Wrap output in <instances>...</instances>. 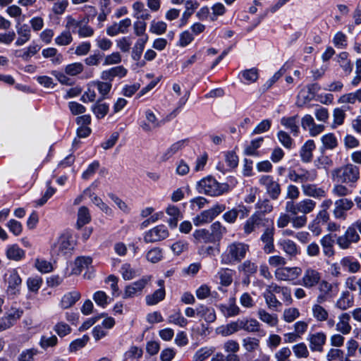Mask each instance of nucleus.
<instances>
[{"label": "nucleus", "instance_id": "50", "mask_svg": "<svg viewBox=\"0 0 361 361\" xmlns=\"http://www.w3.org/2000/svg\"><path fill=\"white\" fill-rule=\"evenodd\" d=\"M226 228L219 221H215L211 225V235L214 240L219 241L226 233Z\"/></svg>", "mask_w": 361, "mask_h": 361}, {"label": "nucleus", "instance_id": "43", "mask_svg": "<svg viewBox=\"0 0 361 361\" xmlns=\"http://www.w3.org/2000/svg\"><path fill=\"white\" fill-rule=\"evenodd\" d=\"M361 102V89L357 90L355 92L344 94L338 99L340 104H351Z\"/></svg>", "mask_w": 361, "mask_h": 361}, {"label": "nucleus", "instance_id": "51", "mask_svg": "<svg viewBox=\"0 0 361 361\" xmlns=\"http://www.w3.org/2000/svg\"><path fill=\"white\" fill-rule=\"evenodd\" d=\"M91 220V216L87 207H80L78 212L77 227L80 228L84 225L88 224Z\"/></svg>", "mask_w": 361, "mask_h": 361}, {"label": "nucleus", "instance_id": "54", "mask_svg": "<svg viewBox=\"0 0 361 361\" xmlns=\"http://www.w3.org/2000/svg\"><path fill=\"white\" fill-rule=\"evenodd\" d=\"M214 219L213 216L211 214L209 209L202 212L199 215L193 218V224L196 226H199L211 222Z\"/></svg>", "mask_w": 361, "mask_h": 361}, {"label": "nucleus", "instance_id": "27", "mask_svg": "<svg viewBox=\"0 0 361 361\" xmlns=\"http://www.w3.org/2000/svg\"><path fill=\"white\" fill-rule=\"evenodd\" d=\"M81 297L77 290H73L64 294L60 301L59 305L62 309H68L73 306Z\"/></svg>", "mask_w": 361, "mask_h": 361}, {"label": "nucleus", "instance_id": "63", "mask_svg": "<svg viewBox=\"0 0 361 361\" xmlns=\"http://www.w3.org/2000/svg\"><path fill=\"white\" fill-rule=\"evenodd\" d=\"M73 41L71 32L69 30L63 31L55 38V44L59 46H67Z\"/></svg>", "mask_w": 361, "mask_h": 361}, {"label": "nucleus", "instance_id": "32", "mask_svg": "<svg viewBox=\"0 0 361 361\" xmlns=\"http://www.w3.org/2000/svg\"><path fill=\"white\" fill-rule=\"evenodd\" d=\"M350 316L348 313H342L338 316V322L336 325V329L344 335L348 334L352 327L350 324Z\"/></svg>", "mask_w": 361, "mask_h": 361}, {"label": "nucleus", "instance_id": "31", "mask_svg": "<svg viewBox=\"0 0 361 361\" xmlns=\"http://www.w3.org/2000/svg\"><path fill=\"white\" fill-rule=\"evenodd\" d=\"M235 271L228 268H221L216 273V277L219 279V283L225 287L233 283V276Z\"/></svg>", "mask_w": 361, "mask_h": 361}, {"label": "nucleus", "instance_id": "57", "mask_svg": "<svg viewBox=\"0 0 361 361\" xmlns=\"http://www.w3.org/2000/svg\"><path fill=\"white\" fill-rule=\"evenodd\" d=\"M277 138L285 148L290 149L294 147V140L287 132L279 130L277 133Z\"/></svg>", "mask_w": 361, "mask_h": 361}, {"label": "nucleus", "instance_id": "35", "mask_svg": "<svg viewBox=\"0 0 361 361\" xmlns=\"http://www.w3.org/2000/svg\"><path fill=\"white\" fill-rule=\"evenodd\" d=\"M148 39L149 37H144L142 39H137L132 48L131 58L133 61H140Z\"/></svg>", "mask_w": 361, "mask_h": 361}, {"label": "nucleus", "instance_id": "45", "mask_svg": "<svg viewBox=\"0 0 361 361\" xmlns=\"http://www.w3.org/2000/svg\"><path fill=\"white\" fill-rule=\"evenodd\" d=\"M197 314L204 319L207 322H213L216 319L215 311L204 305L197 307Z\"/></svg>", "mask_w": 361, "mask_h": 361}, {"label": "nucleus", "instance_id": "58", "mask_svg": "<svg viewBox=\"0 0 361 361\" xmlns=\"http://www.w3.org/2000/svg\"><path fill=\"white\" fill-rule=\"evenodd\" d=\"M240 75L244 82L247 84L255 82L259 77L258 70L255 68L243 71Z\"/></svg>", "mask_w": 361, "mask_h": 361}, {"label": "nucleus", "instance_id": "61", "mask_svg": "<svg viewBox=\"0 0 361 361\" xmlns=\"http://www.w3.org/2000/svg\"><path fill=\"white\" fill-rule=\"evenodd\" d=\"M84 70V66L80 62H75L66 66L65 73L71 76H75L81 73Z\"/></svg>", "mask_w": 361, "mask_h": 361}, {"label": "nucleus", "instance_id": "26", "mask_svg": "<svg viewBox=\"0 0 361 361\" xmlns=\"http://www.w3.org/2000/svg\"><path fill=\"white\" fill-rule=\"evenodd\" d=\"M238 324L239 330H244L247 332H257L259 330V322L252 318L243 317L238 319Z\"/></svg>", "mask_w": 361, "mask_h": 361}, {"label": "nucleus", "instance_id": "25", "mask_svg": "<svg viewBox=\"0 0 361 361\" xmlns=\"http://www.w3.org/2000/svg\"><path fill=\"white\" fill-rule=\"evenodd\" d=\"M16 28L18 35L16 45L22 46L30 40L31 37L30 29L27 24H20L19 20H17Z\"/></svg>", "mask_w": 361, "mask_h": 361}, {"label": "nucleus", "instance_id": "47", "mask_svg": "<svg viewBox=\"0 0 361 361\" xmlns=\"http://www.w3.org/2000/svg\"><path fill=\"white\" fill-rule=\"evenodd\" d=\"M92 262V259L90 257H78L75 260L73 272L75 274H80L84 269L88 268Z\"/></svg>", "mask_w": 361, "mask_h": 361}, {"label": "nucleus", "instance_id": "7", "mask_svg": "<svg viewBox=\"0 0 361 361\" xmlns=\"http://www.w3.org/2000/svg\"><path fill=\"white\" fill-rule=\"evenodd\" d=\"M5 280L8 284L6 293L9 296H17L20 293L22 279L16 269L8 271L5 275Z\"/></svg>", "mask_w": 361, "mask_h": 361}, {"label": "nucleus", "instance_id": "1", "mask_svg": "<svg viewBox=\"0 0 361 361\" xmlns=\"http://www.w3.org/2000/svg\"><path fill=\"white\" fill-rule=\"evenodd\" d=\"M250 246L240 241L228 243L220 256V262L223 265H233L241 262L249 252Z\"/></svg>", "mask_w": 361, "mask_h": 361}, {"label": "nucleus", "instance_id": "52", "mask_svg": "<svg viewBox=\"0 0 361 361\" xmlns=\"http://www.w3.org/2000/svg\"><path fill=\"white\" fill-rule=\"evenodd\" d=\"M298 214L301 213L302 215H306L312 212L316 207V202L311 199H304L298 202Z\"/></svg>", "mask_w": 361, "mask_h": 361}, {"label": "nucleus", "instance_id": "15", "mask_svg": "<svg viewBox=\"0 0 361 361\" xmlns=\"http://www.w3.org/2000/svg\"><path fill=\"white\" fill-rule=\"evenodd\" d=\"M169 236V231L164 225H159L145 233L144 240L146 243H155L164 240Z\"/></svg>", "mask_w": 361, "mask_h": 361}, {"label": "nucleus", "instance_id": "38", "mask_svg": "<svg viewBox=\"0 0 361 361\" xmlns=\"http://www.w3.org/2000/svg\"><path fill=\"white\" fill-rule=\"evenodd\" d=\"M6 255L11 260L20 261L25 257V253L18 245L14 244L7 247Z\"/></svg>", "mask_w": 361, "mask_h": 361}, {"label": "nucleus", "instance_id": "14", "mask_svg": "<svg viewBox=\"0 0 361 361\" xmlns=\"http://www.w3.org/2000/svg\"><path fill=\"white\" fill-rule=\"evenodd\" d=\"M278 245L290 259H296L300 255V247L290 239H280L278 241Z\"/></svg>", "mask_w": 361, "mask_h": 361}, {"label": "nucleus", "instance_id": "30", "mask_svg": "<svg viewBox=\"0 0 361 361\" xmlns=\"http://www.w3.org/2000/svg\"><path fill=\"white\" fill-rule=\"evenodd\" d=\"M341 266L350 273H357L360 271L361 265L354 257L347 256L343 257L340 261Z\"/></svg>", "mask_w": 361, "mask_h": 361}, {"label": "nucleus", "instance_id": "40", "mask_svg": "<svg viewBox=\"0 0 361 361\" xmlns=\"http://www.w3.org/2000/svg\"><path fill=\"white\" fill-rule=\"evenodd\" d=\"M353 296L349 292H343L336 303V307L341 310H345L353 306Z\"/></svg>", "mask_w": 361, "mask_h": 361}, {"label": "nucleus", "instance_id": "5", "mask_svg": "<svg viewBox=\"0 0 361 361\" xmlns=\"http://www.w3.org/2000/svg\"><path fill=\"white\" fill-rule=\"evenodd\" d=\"M287 178L291 181L301 185L314 181L317 178V172L315 169L308 170L303 167L297 169L289 168Z\"/></svg>", "mask_w": 361, "mask_h": 361}, {"label": "nucleus", "instance_id": "19", "mask_svg": "<svg viewBox=\"0 0 361 361\" xmlns=\"http://www.w3.org/2000/svg\"><path fill=\"white\" fill-rule=\"evenodd\" d=\"M301 189L303 195L307 197L320 200L326 195L325 190L322 187H319L317 184L307 183V184L301 185Z\"/></svg>", "mask_w": 361, "mask_h": 361}, {"label": "nucleus", "instance_id": "6", "mask_svg": "<svg viewBox=\"0 0 361 361\" xmlns=\"http://www.w3.org/2000/svg\"><path fill=\"white\" fill-rule=\"evenodd\" d=\"M152 279L151 275H145L136 281L129 283L125 287L122 298L130 299L141 295L144 288L151 281Z\"/></svg>", "mask_w": 361, "mask_h": 361}, {"label": "nucleus", "instance_id": "9", "mask_svg": "<svg viewBox=\"0 0 361 361\" xmlns=\"http://www.w3.org/2000/svg\"><path fill=\"white\" fill-rule=\"evenodd\" d=\"M302 270L299 267H278L274 271V276L278 281H295L301 276Z\"/></svg>", "mask_w": 361, "mask_h": 361}, {"label": "nucleus", "instance_id": "17", "mask_svg": "<svg viewBox=\"0 0 361 361\" xmlns=\"http://www.w3.org/2000/svg\"><path fill=\"white\" fill-rule=\"evenodd\" d=\"M128 70L123 66H117L101 72L100 78L102 80L111 82L115 78H124Z\"/></svg>", "mask_w": 361, "mask_h": 361}, {"label": "nucleus", "instance_id": "12", "mask_svg": "<svg viewBox=\"0 0 361 361\" xmlns=\"http://www.w3.org/2000/svg\"><path fill=\"white\" fill-rule=\"evenodd\" d=\"M322 279V274L315 269L307 267L305 269L299 284L306 288H312L317 286Z\"/></svg>", "mask_w": 361, "mask_h": 361}, {"label": "nucleus", "instance_id": "46", "mask_svg": "<svg viewBox=\"0 0 361 361\" xmlns=\"http://www.w3.org/2000/svg\"><path fill=\"white\" fill-rule=\"evenodd\" d=\"M338 63L340 67L345 72L346 75L351 73L353 71V64L348 59V54L345 51L341 52L338 55Z\"/></svg>", "mask_w": 361, "mask_h": 361}, {"label": "nucleus", "instance_id": "44", "mask_svg": "<svg viewBox=\"0 0 361 361\" xmlns=\"http://www.w3.org/2000/svg\"><path fill=\"white\" fill-rule=\"evenodd\" d=\"M103 99H99L92 106V111L98 119L103 118L109 112V106L106 103H102Z\"/></svg>", "mask_w": 361, "mask_h": 361}, {"label": "nucleus", "instance_id": "10", "mask_svg": "<svg viewBox=\"0 0 361 361\" xmlns=\"http://www.w3.org/2000/svg\"><path fill=\"white\" fill-rule=\"evenodd\" d=\"M259 183L265 188L267 193L272 200L279 198L281 192V185L271 176H262L259 179Z\"/></svg>", "mask_w": 361, "mask_h": 361}, {"label": "nucleus", "instance_id": "20", "mask_svg": "<svg viewBox=\"0 0 361 361\" xmlns=\"http://www.w3.org/2000/svg\"><path fill=\"white\" fill-rule=\"evenodd\" d=\"M274 233L275 228L271 226L266 228L260 237V240L264 244L263 250L267 254L273 252L275 250L274 244Z\"/></svg>", "mask_w": 361, "mask_h": 361}, {"label": "nucleus", "instance_id": "53", "mask_svg": "<svg viewBox=\"0 0 361 361\" xmlns=\"http://www.w3.org/2000/svg\"><path fill=\"white\" fill-rule=\"evenodd\" d=\"M312 311L313 317L318 322L326 321L329 317L328 311L319 304L313 305Z\"/></svg>", "mask_w": 361, "mask_h": 361}, {"label": "nucleus", "instance_id": "59", "mask_svg": "<svg viewBox=\"0 0 361 361\" xmlns=\"http://www.w3.org/2000/svg\"><path fill=\"white\" fill-rule=\"evenodd\" d=\"M168 322L180 327H185L188 324V320L181 314L180 311H177L169 316Z\"/></svg>", "mask_w": 361, "mask_h": 361}, {"label": "nucleus", "instance_id": "11", "mask_svg": "<svg viewBox=\"0 0 361 361\" xmlns=\"http://www.w3.org/2000/svg\"><path fill=\"white\" fill-rule=\"evenodd\" d=\"M360 238L355 231V226H350L345 231L344 234L340 235L336 239V243L341 249L346 250L351 247L353 243H357Z\"/></svg>", "mask_w": 361, "mask_h": 361}, {"label": "nucleus", "instance_id": "8", "mask_svg": "<svg viewBox=\"0 0 361 361\" xmlns=\"http://www.w3.org/2000/svg\"><path fill=\"white\" fill-rule=\"evenodd\" d=\"M267 219L263 214L256 212L252 214L244 223L243 231L246 235L256 233L261 227L264 226Z\"/></svg>", "mask_w": 361, "mask_h": 361}, {"label": "nucleus", "instance_id": "21", "mask_svg": "<svg viewBox=\"0 0 361 361\" xmlns=\"http://www.w3.org/2000/svg\"><path fill=\"white\" fill-rule=\"evenodd\" d=\"M157 285L159 288L155 290L153 293L147 295L145 297V301L147 305H155L162 301L165 298L166 291L164 288V281L163 279H159L157 281Z\"/></svg>", "mask_w": 361, "mask_h": 361}, {"label": "nucleus", "instance_id": "55", "mask_svg": "<svg viewBox=\"0 0 361 361\" xmlns=\"http://www.w3.org/2000/svg\"><path fill=\"white\" fill-rule=\"evenodd\" d=\"M218 334L223 336H228L233 334L240 331L238 321L232 322L226 325L221 326L218 329Z\"/></svg>", "mask_w": 361, "mask_h": 361}, {"label": "nucleus", "instance_id": "22", "mask_svg": "<svg viewBox=\"0 0 361 361\" xmlns=\"http://www.w3.org/2000/svg\"><path fill=\"white\" fill-rule=\"evenodd\" d=\"M188 144V140H180L171 145L164 152H162L160 159L161 161H166L172 158L178 152L182 150Z\"/></svg>", "mask_w": 361, "mask_h": 361}, {"label": "nucleus", "instance_id": "60", "mask_svg": "<svg viewBox=\"0 0 361 361\" xmlns=\"http://www.w3.org/2000/svg\"><path fill=\"white\" fill-rule=\"evenodd\" d=\"M120 272L126 281H130L137 276V271L128 263L122 264Z\"/></svg>", "mask_w": 361, "mask_h": 361}, {"label": "nucleus", "instance_id": "39", "mask_svg": "<svg viewBox=\"0 0 361 361\" xmlns=\"http://www.w3.org/2000/svg\"><path fill=\"white\" fill-rule=\"evenodd\" d=\"M257 264L250 259L245 260L238 266V271L247 277L257 273Z\"/></svg>", "mask_w": 361, "mask_h": 361}, {"label": "nucleus", "instance_id": "49", "mask_svg": "<svg viewBox=\"0 0 361 361\" xmlns=\"http://www.w3.org/2000/svg\"><path fill=\"white\" fill-rule=\"evenodd\" d=\"M259 319L270 326H276L279 320L276 314H271L264 309H259L257 312Z\"/></svg>", "mask_w": 361, "mask_h": 361}, {"label": "nucleus", "instance_id": "28", "mask_svg": "<svg viewBox=\"0 0 361 361\" xmlns=\"http://www.w3.org/2000/svg\"><path fill=\"white\" fill-rule=\"evenodd\" d=\"M280 122L281 124L286 129L289 130L294 136H298L300 132L298 115L290 117H282Z\"/></svg>", "mask_w": 361, "mask_h": 361}, {"label": "nucleus", "instance_id": "23", "mask_svg": "<svg viewBox=\"0 0 361 361\" xmlns=\"http://www.w3.org/2000/svg\"><path fill=\"white\" fill-rule=\"evenodd\" d=\"M22 314V310H15L8 313L6 316L0 318V332L13 326L16 322L20 318Z\"/></svg>", "mask_w": 361, "mask_h": 361}, {"label": "nucleus", "instance_id": "41", "mask_svg": "<svg viewBox=\"0 0 361 361\" xmlns=\"http://www.w3.org/2000/svg\"><path fill=\"white\" fill-rule=\"evenodd\" d=\"M263 297L269 309L275 311L280 310L282 307V302L276 298L275 294L265 290L263 293Z\"/></svg>", "mask_w": 361, "mask_h": 361}, {"label": "nucleus", "instance_id": "29", "mask_svg": "<svg viewBox=\"0 0 361 361\" xmlns=\"http://www.w3.org/2000/svg\"><path fill=\"white\" fill-rule=\"evenodd\" d=\"M315 147V143L312 140H308L305 142L300 150V156L302 162L309 163L311 161L313 157L312 152Z\"/></svg>", "mask_w": 361, "mask_h": 361}, {"label": "nucleus", "instance_id": "62", "mask_svg": "<svg viewBox=\"0 0 361 361\" xmlns=\"http://www.w3.org/2000/svg\"><path fill=\"white\" fill-rule=\"evenodd\" d=\"M214 352V348H202L195 353L192 357V361H204L208 358Z\"/></svg>", "mask_w": 361, "mask_h": 361}, {"label": "nucleus", "instance_id": "48", "mask_svg": "<svg viewBox=\"0 0 361 361\" xmlns=\"http://www.w3.org/2000/svg\"><path fill=\"white\" fill-rule=\"evenodd\" d=\"M196 243H215L210 232L204 228L197 229L192 234Z\"/></svg>", "mask_w": 361, "mask_h": 361}, {"label": "nucleus", "instance_id": "24", "mask_svg": "<svg viewBox=\"0 0 361 361\" xmlns=\"http://www.w3.org/2000/svg\"><path fill=\"white\" fill-rule=\"evenodd\" d=\"M219 310L226 317H232L240 314V307L235 304L234 298H230L228 304H219Z\"/></svg>", "mask_w": 361, "mask_h": 361}, {"label": "nucleus", "instance_id": "4", "mask_svg": "<svg viewBox=\"0 0 361 361\" xmlns=\"http://www.w3.org/2000/svg\"><path fill=\"white\" fill-rule=\"evenodd\" d=\"M359 178V168L352 164H346L331 171V179L337 183H355Z\"/></svg>", "mask_w": 361, "mask_h": 361}, {"label": "nucleus", "instance_id": "34", "mask_svg": "<svg viewBox=\"0 0 361 361\" xmlns=\"http://www.w3.org/2000/svg\"><path fill=\"white\" fill-rule=\"evenodd\" d=\"M133 17L137 20H147L151 18L149 11L145 8L141 1H136L133 4Z\"/></svg>", "mask_w": 361, "mask_h": 361}, {"label": "nucleus", "instance_id": "2", "mask_svg": "<svg viewBox=\"0 0 361 361\" xmlns=\"http://www.w3.org/2000/svg\"><path fill=\"white\" fill-rule=\"evenodd\" d=\"M196 189L199 193L216 197L230 191L227 184L219 183L214 178L208 176L197 183Z\"/></svg>", "mask_w": 361, "mask_h": 361}, {"label": "nucleus", "instance_id": "16", "mask_svg": "<svg viewBox=\"0 0 361 361\" xmlns=\"http://www.w3.org/2000/svg\"><path fill=\"white\" fill-rule=\"evenodd\" d=\"M309 346L312 352L322 353L326 343V336L324 332L310 334L307 338Z\"/></svg>", "mask_w": 361, "mask_h": 361}, {"label": "nucleus", "instance_id": "56", "mask_svg": "<svg viewBox=\"0 0 361 361\" xmlns=\"http://www.w3.org/2000/svg\"><path fill=\"white\" fill-rule=\"evenodd\" d=\"M292 350L294 353V355L298 359L307 358L310 355V352L308 350L307 346L305 343H299L298 344L294 345L292 347Z\"/></svg>", "mask_w": 361, "mask_h": 361}, {"label": "nucleus", "instance_id": "37", "mask_svg": "<svg viewBox=\"0 0 361 361\" xmlns=\"http://www.w3.org/2000/svg\"><path fill=\"white\" fill-rule=\"evenodd\" d=\"M264 142V137H259L252 140L250 142L246 145L244 149V154L248 156L258 157L259 155L257 149L262 146Z\"/></svg>", "mask_w": 361, "mask_h": 361}, {"label": "nucleus", "instance_id": "42", "mask_svg": "<svg viewBox=\"0 0 361 361\" xmlns=\"http://www.w3.org/2000/svg\"><path fill=\"white\" fill-rule=\"evenodd\" d=\"M93 85L96 87L98 90L101 99L108 98V95L112 88V83L108 81H94L92 82Z\"/></svg>", "mask_w": 361, "mask_h": 361}, {"label": "nucleus", "instance_id": "64", "mask_svg": "<svg viewBox=\"0 0 361 361\" xmlns=\"http://www.w3.org/2000/svg\"><path fill=\"white\" fill-rule=\"evenodd\" d=\"M346 287L350 290H358L359 295L361 297V277L356 279L355 276H350L345 281Z\"/></svg>", "mask_w": 361, "mask_h": 361}, {"label": "nucleus", "instance_id": "13", "mask_svg": "<svg viewBox=\"0 0 361 361\" xmlns=\"http://www.w3.org/2000/svg\"><path fill=\"white\" fill-rule=\"evenodd\" d=\"M354 203L352 200L341 198L335 201L333 214L336 219H345L347 212L353 208Z\"/></svg>", "mask_w": 361, "mask_h": 361}, {"label": "nucleus", "instance_id": "3", "mask_svg": "<svg viewBox=\"0 0 361 361\" xmlns=\"http://www.w3.org/2000/svg\"><path fill=\"white\" fill-rule=\"evenodd\" d=\"M76 246V241L68 232L61 234L51 245L50 253L52 257L68 256L72 254Z\"/></svg>", "mask_w": 361, "mask_h": 361}, {"label": "nucleus", "instance_id": "33", "mask_svg": "<svg viewBox=\"0 0 361 361\" xmlns=\"http://www.w3.org/2000/svg\"><path fill=\"white\" fill-rule=\"evenodd\" d=\"M320 244L322 247L323 253L325 256L331 257L334 255V239L331 235L328 234L324 235L320 240Z\"/></svg>", "mask_w": 361, "mask_h": 361}, {"label": "nucleus", "instance_id": "18", "mask_svg": "<svg viewBox=\"0 0 361 361\" xmlns=\"http://www.w3.org/2000/svg\"><path fill=\"white\" fill-rule=\"evenodd\" d=\"M132 22L129 18L121 20L118 23H114L106 28V34L111 37L116 36L118 34H126L128 32Z\"/></svg>", "mask_w": 361, "mask_h": 361}, {"label": "nucleus", "instance_id": "36", "mask_svg": "<svg viewBox=\"0 0 361 361\" xmlns=\"http://www.w3.org/2000/svg\"><path fill=\"white\" fill-rule=\"evenodd\" d=\"M321 142L322 146L321 150H333L338 146V140L336 135L332 133H326L322 136Z\"/></svg>", "mask_w": 361, "mask_h": 361}]
</instances>
